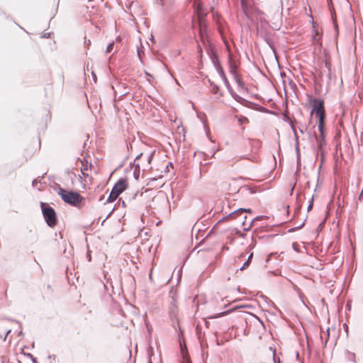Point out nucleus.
<instances>
[{
  "label": "nucleus",
  "instance_id": "16",
  "mask_svg": "<svg viewBox=\"0 0 363 363\" xmlns=\"http://www.w3.org/2000/svg\"><path fill=\"white\" fill-rule=\"evenodd\" d=\"M113 47H114V43H109L106 48V52L107 53L111 52L113 50Z\"/></svg>",
  "mask_w": 363,
  "mask_h": 363
},
{
  "label": "nucleus",
  "instance_id": "18",
  "mask_svg": "<svg viewBox=\"0 0 363 363\" xmlns=\"http://www.w3.org/2000/svg\"><path fill=\"white\" fill-rule=\"evenodd\" d=\"M218 89H219V88H218V86L217 85L212 84V88H211L212 93L217 94L218 91Z\"/></svg>",
  "mask_w": 363,
  "mask_h": 363
},
{
  "label": "nucleus",
  "instance_id": "1",
  "mask_svg": "<svg viewBox=\"0 0 363 363\" xmlns=\"http://www.w3.org/2000/svg\"><path fill=\"white\" fill-rule=\"evenodd\" d=\"M57 194L65 203L73 206H78L83 199L79 193L66 191L60 186L57 189Z\"/></svg>",
  "mask_w": 363,
  "mask_h": 363
},
{
  "label": "nucleus",
  "instance_id": "3",
  "mask_svg": "<svg viewBox=\"0 0 363 363\" xmlns=\"http://www.w3.org/2000/svg\"><path fill=\"white\" fill-rule=\"evenodd\" d=\"M127 186V182L125 179H120L117 183L115 184V185L113 186L111 193L109 194V196L108 197L106 202L107 203H111L114 201L118 196L123 193Z\"/></svg>",
  "mask_w": 363,
  "mask_h": 363
},
{
  "label": "nucleus",
  "instance_id": "30",
  "mask_svg": "<svg viewBox=\"0 0 363 363\" xmlns=\"http://www.w3.org/2000/svg\"><path fill=\"white\" fill-rule=\"evenodd\" d=\"M85 43L87 45H89L91 43L90 40H89L88 42L85 41Z\"/></svg>",
  "mask_w": 363,
  "mask_h": 363
},
{
  "label": "nucleus",
  "instance_id": "11",
  "mask_svg": "<svg viewBox=\"0 0 363 363\" xmlns=\"http://www.w3.org/2000/svg\"><path fill=\"white\" fill-rule=\"evenodd\" d=\"M262 217V216H257L255 218H254L250 224L249 225V226L247 228L245 227V225H246V218H247V216H244L243 218V221H242V225L244 226V230H248L250 229V228L251 227V225H252V223L255 221V220H260Z\"/></svg>",
  "mask_w": 363,
  "mask_h": 363
},
{
  "label": "nucleus",
  "instance_id": "26",
  "mask_svg": "<svg viewBox=\"0 0 363 363\" xmlns=\"http://www.w3.org/2000/svg\"><path fill=\"white\" fill-rule=\"evenodd\" d=\"M219 74L221 76L222 79H223V75H225L224 72L222 69H220Z\"/></svg>",
  "mask_w": 363,
  "mask_h": 363
},
{
  "label": "nucleus",
  "instance_id": "24",
  "mask_svg": "<svg viewBox=\"0 0 363 363\" xmlns=\"http://www.w3.org/2000/svg\"><path fill=\"white\" fill-rule=\"evenodd\" d=\"M277 253H271V254L269 255V257H268V258L267 259V260H266V261H267V262H269V259H270V257H272V256H274V255H277Z\"/></svg>",
  "mask_w": 363,
  "mask_h": 363
},
{
  "label": "nucleus",
  "instance_id": "22",
  "mask_svg": "<svg viewBox=\"0 0 363 363\" xmlns=\"http://www.w3.org/2000/svg\"><path fill=\"white\" fill-rule=\"evenodd\" d=\"M154 154H155V152H152L147 157V162H148V164H150L151 162H152V157L154 156Z\"/></svg>",
  "mask_w": 363,
  "mask_h": 363
},
{
  "label": "nucleus",
  "instance_id": "40",
  "mask_svg": "<svg viewBox=\"0 0 363 363\" xmlns=\"http://www.w3.org/2000/svg\"><path fill=\"white\" fill-rule=\"evenodd\" d=\"M247 121V118H245V119H243V121Z\"/></svg>",
  "mask_w": 363,
  "mask_h": 363
},
{
  "label": "nucleus",
  "instance_id": "31",
  "mask_svg": "<svg viewBox=\"0 0 363 363\" xmlns=\"http://www.w3.org/2000/svg\"><path fill=\"white\" fill-rule=\"evenodd\" d=\"M245 255L244 254H241L240 256L239 257V258H241V257H245Z\"/></svg>",
  "mask_w": 363,
  "mask_h": 363
},
{
  "label": "nucleus",
  "instance_id": "33",
  "mask_svg": "<svg viewBox=\"0 0 363 363\" xmlns=\"http://www.w3.org/2000/svg\"><path fill=\"white\" fill-rule=\"evenodd\" d=\"M138 57L140 58V53L139 50H138Z\"/></svg>",
  "mask_w": 363,
  "mask_h": 363
},
{
  "label": "nucleus",
  "instance_id": "27",
  "mask_svg": "<svg viewBox=\"0 0 363 363\" xmlns=\"http://www.w3.org/2000/svg\"><path fill=\"white\" fill-rule=\"evenodd\" d=\"M228 312H224V313H219L218 315L216 316H214L213 318H218V317H220L222 315H223L224 314L227 313Z\"/></svg>",
  "mask_w": 363,
  "mask_h": 363
},
{
  "label": "nucleus",
  "instance_id": "2",
  "mask_svg": "<svg viewBox=\"0 0 363 363\" xmlns=\"http://www.w3.org/2000/svg\"><path fill=\"white\" fill-rule=\"evenodd\" d=\"M40 207L48 225L51 228L54 227L57 224V216L55 210L43 202H40Z\"/></svg>",
  "mask_w": 363,
  "mask_h": 363
},
{
  "label": "nucleus",
  "instance_id": "10",
  "mask_svg": "<svg viewBox=\"0 0 363 363\" xmlns=\"http://www.w3.org/2000/svg\"><path fill=\"white\" fill-rule=\"evenodd\" d=\"M345 358H346V359L347 361H350V362H354V363L357 362L356 355L352 352L347 351L345 352Z\"/></svg>",
  "mask_w": 363,
  "mask_h": 363
},
{
  "label": "nucleus",
  "instance_id": "38",
  "mask_svg": "<svg viewBox=\"0 0 363 363\" xmlns=\"http://www.w3.org/2000/svg\"><path fill=\"white\" fill-rule=\"evenodd\" d=\"M94 79L95 80L96 76L93 74Z\"/></svg>",
  "mask_w": 363,
  "mask_h": 363
},
{
  "label": "nucleus",
  "instance_id": "19",
  "mask_svg": "<svg viewBox=\"0 0 363 363\" xmlns=\"http://www.w3.org/2000/svg\"><path fill=\"white\" fill-rule=\"evenodd\" d=\"M236 82L237 84H238L239 86L242 87V88H244V83L242 82V81L238 78V77H236Z\"/></svg>",
  "mask_w": 363,
  "mask_h": 363
},
{
  "label": "nucleus",
  "instance_id": "6",
  "mask_svg": "<svg viewBox=\"0 0 363 363\" xmlns=\"http://www.w3.org/2000/svg\"><path fill=\"white\" fill-rule=\"evenodd\" d=\"M245 212L251 213L252 210L250 208H239V209H238V210L230 213V214H228L227 216V218L235 217L238 215L242 214L243 213H245Z\"/></svg>",
  "mask_w": 363,
  "mask_h": 363
},
{
  "label": "nucleus",
  "instance_id": "39",
  "mask_svg": "<svg viewBox=\"0 0 363 363\" xmlns=\"http://www.w3.org/2000/svg\"><path fill=\"white\" fill-rule=\"evenodd\" d=\"M247 121V118H245V119H243V121Z\"/></svg>",
  "mask_w": 363,
  "mask_h": 363
},
{
  "label": "nucleus",
  "instance_id": "23",
  "mask_svg": "<svg viewBox=\"0 0 363 363\" xmlns=\"http://www.w3.org/2000/svg\"><path fill=\"white\" fill-rule=\"evenodd\" d=\"M313 208V201H311V203H309V205L308 206V208H307V210L308 211H311Z\"/></svg>",
  "mask_w": 363,
  "mask_h": 363
},
{
  "label": "nucleus",
  "instance_id": "32",
  "mask_svg": "<svg viewBox=\"0 0 363 363\" xmlns=\"http://www.w3.org/2000/svg\"><path fill=\"white\" fill-rule=\"evenodd\" d=\"M88 258H89V260L91 261V255L89 254L88 255Z\"/></svg>",
  "mask_w": 363,
  "mask_h": 363
},
{
  "label": "nucleus",
  "instance_id": "5",
  "mask_svg": "<svg viewBox=\"0 0 363 363\" xmlns=\"http://www.w3.org/2000/svg\"><path fill=\"white\" fill-rule=\"evenodd\" d=\"M223 82L228 90V91L230 92V95L232 96V97L238 102H239L240 104L244 105V106H246V104L247 103H249L248 101H247L246 99H243L242 97L240 96L239 95H238L233 90V89L231 88L230 85V83L228 82L225 75H223Z\"/></svg>",
  "mask_w": 363,
  "mask_h": 363
},
{
  "label": "nucleus",
  "instance_id": "28",
  "mask_svg": "<svg viewBox=\"0 0 363 363\" xmlns=\"http://www.w3.org/2000/svg\"><path fill=\"white\" fill-rule=\"evenodd\" d=\"M10 332H11V330H9L6 332V335H5V337H4V340H6V336L8 335V334H9Z\"/></svg>",
  "mask_w": 363,
  "mask_h": 363
},
{
  "label": "nucleus",
  "instance_id": "9",
  "mask_svg": "<svg viewBox=\"0 0 363 363\" xmlns=\"http://www.w3.org/2000/svg\"><path fill=\"white\" fill-rule=\"evenodd\" d=\"M325 117H320L318 118V128L319 132L320 133V135L323 136L324 133V129H325V125H324V121Z\"/></svg>",
  "mask_w": 363,
  "mask_h": 363
},
{
  "label": "nucleus",
  "instance_id": "12",
  "mask_svg": "<svg viewBox=\"0 0 363 363\" xmlns=\"http://www.w3.org/2000/svg\"><path fill=\"white\" fill-rule=\"evenodd\" d=\"M315 138H316V140H317V143H318V150L322 152L323 147L325 145L324 136L323 135V136L320 135V138H318L317 137Z\"/></svg>",
  "mask_w": 363,
  "mask_h": 363
},
{
  "label": "nucleus",
  "instance_id": "17",
  "mask_svg": "<svg viewBox=\"0 0 363 363\" xmlns=\"http://www.w3.org/2000/svg\"><path fill=\"white\" fill-rule=\"evenodd\" d=\"M3 363H21L18 359L13 358L9 359L6 362H3Z\"/></svg>",
  "mask_w": 363,
  "mask_h": 363
},
{
  "label": "nucleus",
  "instance_id": "34",
  "mask_svg": "<svg viewBox=\"0 0 363 363\" xmlns=\"http://www.w3.org/2000/svg\"><path fill=\"white\" fill-rule=\"evenodd\" d=\"M35 182H36V180H35V179H34V180L33 181V185H34V184H35Z\"/></svg>",
  "mask_w": 363,
  "mask_h": 363
},
{
  "label": "nucleus",
  "instance_id": "29",
  "mask_svg": "<svg viewBox=\"0 0 363 363\" xmlns=\"http://www.w3.org/2000/svg\"><path fill=\"white\" fill-rule=\"evenodd\" d=\"M362 195H363V188H362V191H361V194H360V195H359V200L361 199V197H362Z\"/></svg>",
  "mask_w": 363,
  "mask_h": 363
},
{
  "label": "nucleus",
  "instance_id": "41",
  "mask_svg": "<svg viewBox=\"0 0 363 363\" xmlns=\"http://www.w3.org/2000/svg\"><path fill=\"white\" fill-rule=\"evenodd\" d=\"M150 279L152 278V274L151 273L150 274Z\"/></svg>",
  "mask_w": 363,
  "mask_h": 363
},
{
  "label": "nucleus",
  "instance_id": "7",
  "mask_svg": "<svg viewBox=\"0 0 363 363\" xmlns=\"http://www.w3.org/2000/svg\"><path fill=\"white\" fill-rule=\"evenodd\" d=\"M82 162V167L80 168L81 169V172L83 176L84 177H86L88 176V174H87V171L89 170V169L91 167V164H89L87 161H85V160L84 159L83 161H81Z\"/></svg>",
  "mask_w": 363,
  "mask_h": 363
},
{
  "label": "nucleus",
  "instance_id": "21",
  "mask_svg": "<svg viewBox=\"0 0 363 363\" xmlns=\"http://www.w3.org/2000/svg\"><path fill=\"white\" fill-rule=\"evenodd\" d=\"M250 264V262L248 261H245L243 264V265L240 268V270H244Z\"/></svg>",
  "mask_w": 363,
  "mask_h": 363
},
{
  "label": "nucleus",
  "instance_id": "37",
  "mask_svg": "<svg viewBox=\"0 0 363 363\" xmlns=\"http://www.w3.org/2000/svg\"><path fill=\"white\" fill-rule=\"evenodd\" d=\"M19 335H23V332H22V331H20Z\"/></svg>",
  "mask_w": 363,
  "mask_h": 363
},
{
  "label": "nucleus",
  "instance_id": "4",
  "mask_svg": "<svg viewBox=\"0 0 363 363\" xmlns=\"http://www.w3.org/2000/svg\"><path fill=\"white\" fill-rule=\"evenodd\" d=\"M313 102H314V106L312 108L311 114L315 113V116L318 118L325 117L323 101L315 99Z\"/></svg>",
  "mask_w": 363,
  "mask_h": 363
},
{
  "label": "nucleus",
  "instance_id": "36",
  "mask_svg": "<svg viewBox=\"0 0 363 363\" xmlns=\"http://www.w3.org/2000/svg\"><path fill=\"white\" fill-rule=\"evenodd\" d=\"M198 48L200 50H201V46L199 45H198Z\"/></svg>",
  "mask_w": 363,
  "mask_h": 363
},
{
  "label": "nucleus",
  "instance_id": "8",
  "mask_svg": "<svg viewBox=\"0 0 363 363\" xmlns=\"http://www.w3.org/2000/svg\"><path fill=\"white\" fill-rule=\"evenodd\" d=\"M292 128H293V131L294 133L295 138H296V157H297V162L298 164L299 162H300L299 143H298L296 131V130H295V128L294 127H292Z\"/></svg>",
  "mask_w": 363,
  "mask_h": 363
},
{
  "label": "nucleus",
  "instance_id": "14",
  "mask_svg": "<svg viewBox=\"0 0 363 363\" xmlns=\"http://www.w3.org/2000/svg\"><path fill=\"white\" fill-rule=\"evenodd\" d=\"M22 353L23 354L24 356L28 357L29 359H30L33 363H38L36 358H35L33 355L31 354L30 353H26L24 352L23 351L22 352Z\"/></svg>",
  "mask_w": 363,
  "mask_h": 363
},
{
  "label": "nucleus",
  "instance_id": "25",
  "mask_svg": "<svg viewBox=\"0 0 363 363\" xmlns=\"http://www.w3.org/2000/svg\"><path fill=\"white\" fill-rule=\"evenodd\" d=\"M252 257H253V253L252 252V253H250V255L248 256V258H247V261H248V262H250V261H251V259H252Z\"/></svg>",
  "mask_w": 363,
  "mask_h": 363
},
{
  "label": "nucleus",
  "instance_id": "15",
  "mask_svg": "<svg viewBox=\"0 0 363 363\" xmlns=\"http://www.w3.org/2000/svg\"><path fill=\"white\" fill-rule=\"evenodd\" d=\"M325 65L328 72L327 77H328V83H329V82L330 80V65L328 61H325Z\"/></svg>",
  "mask_w": 363,
  "mask_h": 363
},
{
  "label": "nucleus",
  "instance_id": "13",
  "mask_svg": "<svg viewBox=\"0 0 363 363\" xmlns=\"http://www.w3.org/2000/svg\"><path fill=\"white\" fill-rule=\"evenodd\" d=\"M142 155H143V153H140V155H138L136 157V158H135V160L134 161V165L135 167V172H134V176H135L136 179H138V177H137V174H136V169L140 168L139 164H137L136 162H137V160H138L141 157Z\"/></svg>",
  "mask_w": 363,
  "mask_h": 363
},
{
  "label": "nucleus",
  "instance_id": "20",
  "mask_svg": "<svg viewBox=\"0 0 363 363\" xmlns=\"http://www.w3.org/2000/svg\"><path fill=\"white\" fill-rule=\"evenodd\" d=\"M250 264V262L248 261H245L243 264V265L240 268V270H244Z\"/></svg>",
  "mask_w": 363,
  "mask_h": 363
},
{
  "label": "nucleus",
  "instance_id": "35",
  "mask_svg": "<svg viewBox=\"0 0 363 363\" xmlns=\"http://www.w3.org/2000/svg\"><path fill=\"white\" fill-rule=\"evenodd\" d=\"M150 40H152V41L154 40V38H153L152 35L151 36Z\"/></svg>",
  "mask_w": 363,
  "mask_h": 363
}]
</instances>
